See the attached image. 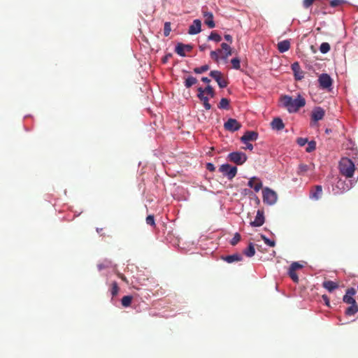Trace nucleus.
Segmentation results:
<instances>
[{
  "instance_id": "4c0bfd02",
  "label": "nucleus",
  "mask_w": 358,
  "mask_h": 358,
  "mask_svg": "<svg viewBox=\"0 0 358 358\" xmlns=\"http://www.w3.org/2000/svg\"><path fill=\"white\" fill-rule=\"evenodd\" d=\"M171 31V23L169 22H165L164 27V35L165 36H168L170 34Z\"/></svg>"
},
{
  "instance_id": "79ce46f5",
  "label": "nucleus",
  "mask_w": 358,
  "mask_h": 358,
  "mask_svg": "<svg viewBox=\"0 0 358 358\" xmlns=\"http://www.w3.org/2000/svg\"><path fill=\"white\" fill-rule=\"evenodd\" d=\"M146 223L152 227H155L154 215H150L146 217Z\"/></svg>"
},
{
  "instance_id": "f704fd0d",
  "label": "nucleus",
  "mask_w": 358,
  "mask_h": 358,
  "mask_svg": "<svg viewBox=\"0 0 358 358\" xmlns=\"http://www.w3.org/2000/svg\"><path fill=\"white\" fill-rule=\"evenodd\" d=\"M308 147L306 148V151L308 152H311L316 149V143L314 141H311L310 142L308 141Z\"/></svg>"
},
{
  "instance_id": "f8f14e48",
  "label": "nucleus",
  "mask_w": 358,
  "mask_h": 358,
  "mask_svg": "<svg viewBox=\"0 0 358 358\" xmlns=\"http://www.w3.org/2000/svg\"><path fill=\"white\" fill-rule=\"evenodd\" d=\"M265 222L264 211L258 210L254 221L250 222V225L252 227H261Z\"/></svg>"
},
{
  "instance_id": "49530a36",
  "label": "nucleus",
  "mask_w": 358,
  "mask_h": 358,
  "mask_svg": "<svg viewBox=\"0 0 358 358\" xmlns=\"http://www.w3.org/2000/svg\"><path fill=\"white\" fill-rule=\"evenodd\" d=\"M343 3H344L343 0H332L330 2V5L331 7H336L338 6H340Z\"/></svg>"
},
{
  "instance_id": "423d86ee",
  "label": "nucleus",
  "mask_w": 358,
  "mask_h": 358,
  "mask_svg": "<svg viewBox=\"0 0 358 358\" xmlns=\"http://www.w3.org/2000/svg\"><path fill=\"white\" fill-rule=\"evenodd\" d=\"M320 87L323 90H330L333 84V80L327 73H322L318 78Z\"/></svg>"
},
{
  "instance_id": "c85d7f7f",
  "label": "nucleus",
  "mask_w": 358,
  "mask_h": 358,
  "mask_svg": "<svg viewBox=\"0 0 358 358\" xmlns=\"http://www.w3.org/2000/svg\"><path fill=\"white\" fill-rule=\"evenodd\" d=\"M309 170V166L305 164H300L298 167L297 174L304 175Z\"/></svg>"
},
{
  "instance_id": "b1692460",
  "label": "nucleus",
  "mask_w": 358,
  "mask_h": 358,
  "mask_svg": "<svg viewBox=\"0 0 358 358\" xmlns=\"http://www.w3.org/2000/svg\"><path fill=\"white\" fill-rule=\"evenodd\" d=\"M322 286L329 292H331L338 287V284L331 280H327L323 282Z\"/></svg>"
},
{
  "instance_id": "f3484780",
  "label": "nucleus",
  "mask_w": 358,
  "mask_h": 358,
  "mask_svg": "<svg viewBox=\"0 0 358 358\" xmlns=\"http://www.w3.org/2000/svg\"><path fill=\"white\" fill-rule=\"evenodd\" d=\"M292 69L294 73L295 79L301 80L304 77V73L301 71V67L298 62H294L292 64Z\"/></svg>"
},
{
  "instance_id": "052dcab7",
  "label": "nucleus",
  "mask_w": 358,
  "mask_h": 358,
  "mask_svg": "<svg viewBox=\"0 0 358 358\" xmlns=\"http://www.w3.org/2000/svg\"><path fill=\"white\" fill-rule=\"evenodd\" d=\"M97 267L99 271H101L102 269L106 268V266L103 264H98Z\"/></svg>"
},
{
  "instance_id": "473e14b6",
  "label": "nucleus",
  "mask_w": 358,
  "mask_h": 358,
  "mask_svg": "<svg viewBox=\"0 0 358 358\" xmlns=\"http://www.w3.org/2000/svg\"><path fill=\"white\" fill-rule=\"evenodd\" d=\"M320 50L323 54L327 53L330 50V45L327 42L322 43L320 45Z\"/></svg>"
},
{
  "instance_id": "39448f33",
  "label": "nucleus",
  "mask_w": 358,
  "mask_h": 358,
  "mask_svg": "<svg viewBox=\"0 0 358 358\" xmlns=\"http://www.w3.org/2000/svg\"><path fill=\"white\" fill-rule=\"evenodd\" d=\"M219 171L222 173L223 175L227 176L229 180H232L237 173V168L236 166H231L228 164L220 166Z\"/></svg>"
},
{
  "instance_id": "ea45409f",
  "label": "nucleus",
  "mask_w": 358,
  "mask_h": 358,
  "mask_svg": "<svg viewBox=\"0 0 358 358\" xmlns=\"http://www.w3.org/2000/svg\"><path fill=\"white\" fill-rule=\"evenodd\" d=\"M231 62L232 64L233 68L235 69H240L241 65H240V59L237 57L234 58L231 60Z\"/></svg>"
},
{
  "instance_id": "5fc2aeb1",
  "label": "nucleus",
  "mask_w": 358,
  "mask_h": 358,
  "mask_svg": "<svg viewBox=\"0 0 358 358\" xmlns=\"http://www.w3.org/2000/svg\"><path fill=\"white\" fill-rule=\"evenodd\" d=\"M201 80L203 82V83H209L210 82V80L207 78V77H203L201 78Z\"/></svg>"
},
{
  "instance_id": "f257e3e1",
  "label": "nucleus",
  "mask_w": 358,
  "mask_h": 358,
  "mask_svg": "<svg viewBox=\"0 0 358 358\" xmlns=\"http://www.w3.org/2000/svg\"><path fill=\"white\" fill-rule=\"evenodd\" d=\"M280 102L289 113H296L306 105V100L301 94H298L296 99L288 95L282 96Z\"/></svg>"
},
{
  "instance_id": "9d476101",
  "label": "nucleus",
  "mask_w": 358,
  "mask_h": 358,
  "mask_svg": "<svg viewBox=\"0 0 358 358\" xmlns=\"http://www.w3.org/2000/svg\"><path fill=\"white\" fill-rule=\"evenodd\" d=\"M351 185H349L345 180L339 178L335 185V188L338 189L335 193L338 194L349 190L351 188Z\"/></svg>"
},
{
  "instance_id": "1a4fd4ad",
  "label": "nucleus",
  "mask_w": 358,
  "mask_h": 358,
  "mask_svg": "<svg viewBox=\"0 0 358 358\" xmlns=\"http://www.w3.org/2000/svg\"><path fill=\"white\" fill-rule=\"evenodd\" d=\"M227 131L234 132L241 129V124L236 119L229 118L224 124Z\"/></svg>"
},
{
  "instance_id": "20e7f679",
  "label": "nucleus",
  "mask_w": 358,
  "mask_h": 358,
  "mask_svg": "<svg viewBox=\"0 0 358 358\" xmlns=\"http://www.w3.org/2000/svg\"><path fill=\"white\" fill-rule=\"evenodd\" d=\"M228 159L229 161L236 164L237 165H242L246 162L248 157L243 152H233L229 154Z\"/></svg>"
},
{
  "instance_id": "de8ad7c7",
  "label": "nucleus",
  "mask_w": 358,
  "mask_h": 358,
  "mask_svg": "<svg viewBox=\"0 0 358 358\" xmlns=\"http://www.w3.org/2000/svg\"><path fill=\"white\" fill-rule=\"evenodd\" d=\"M316 0H303V5L306 8H309Z\"/></svg>"
},
{
  "instance_id": "4be33fe9",
  "label": "nucleus",
  "mask_w": 358,
  "mask_h": 358,
  "mask_svg": "<svg viewBox=\"0 0 358 358\" xmlns=\"http://www.w3.org/2000/svg\"><path fill=\"white\" fill-rule=\"evenodd\" d=\"M221 48L224 51L223 54L220 57L222 59H227L230 55H232L231 48L228 44L222 43L221 44Z\"/></svg>"
},
{
  "instance_id": "c756f323",
  "label": "nucleus",
  "mask_w": 358,
  "mask_h": 358,
  "mask_svg": "<svg viewBox=\"0 0 358 358\" xmlns=\"http://www.w3.org/2000/svg\"><path fill=\"white\" fill-rule=\"evenodd\" d=\"M133 297L131 296H124L121 300L122 305L124 307H129L132 301Z\"/></svg>"
},
{
  "instance_id": "3c124183",
  "label": "nucleus",
  "mask_w": 358,
  "mask_h": 358,
  "mask_svg": "<svg viewBox=\"0 0 358 358\" xmlns=\"http://www.w3.org/2000/svg\"><path fill=\"white\" fill-rule=\"evenodd\" d=\"M322 299L324 301L326 306H329V303L330 302H329V297L327 295H325V294L322 295Z\"/></svg>"
},
{
  "instance_id": "aec40b11",
  "label": "nucleus",
  "mask_w": 358,
  "mask_h": 358,
  "mask_svg": "<svg viewBox=\"0 0 358 358\" xmlns=\"http://www.w3.org/2000/svg\"><path fill=\"white\" fill-rule=\"evenodd\" d=\"M222 259L226 262L231 264L234 262H240L243 259V257L241 255L238 253H236L231 255H227L225 257H222Z\"/></svg>"
},
{
  "instance_id": "dca6fc26",
  "label": "nucleus",
  "mask_w": 358,
  "mask_h": 358,
  "mask_svg": "<svg viewBox=\"0 0 358 358\" xmlns=\"http://www.w3.org/2000/svg\"><path fill=\"white\" fill-rule=\"evenodd\" d=\"M258 138V133L254 131H247L245 134L241 138V141L247 143L249 141H256Z\"/></svg>"
},
{
  "instance_id": "393cba45",
  "label": "nucleus",
  "mask_w": 358,
  "mask_h": 358,
  "mask_svg": "<svg viewBox=\"0 0 358 358\" xmlns=\"http://www.w3.org/2000/svg\"><path fill=\"white\" fill-rule=\"evenodd\" d=\"M357 312H358V304L356 303H353L350 306H349L345 310V313L346 315L352 316V315H354L355 314H356Z\"/></svg>"
},
{
  "instance_id": "cd10ccee",
  "label": "nucleus",
  "mask_w": 358,
  "mask_h": 358,
  "mask_svg": "<svg viewBox=\"0 0 358 358\" xmlns=\"http://www.w3.org/2000/svg\"><path fill=\"white\" fill-rule=\"evenodd\" d=\"M218 108L220 109L228 110L229 108V100L227 98L221 99V100L218 104Z\"/></svg>"
},
{
  "instance_id": "bb28decb",
  "label": "nucleus",
  "mask_w": 358,
  "mask_h": 358,
  "mask_svg": "<svg viewBox=\"0 0 358 358\" xmlns=\"http://www.w3.org/2000/svg\"><path fill=\"white\" fill-rule=\"evenodd\" d=\"M197 83V79L193 76H189L185 78L184 85L186 88H189L192 85H195Z\"/></svg>"
},
{
  "instance_id": "09e8293b",
  "label": "nucleus",
  "mask_w": 358,
  "mask_h": 358,
  "mask_svg": "<svg viewBox=\"0 0 358 358\" xmlns=\"http://www.w3.org/2000/svg\"><path fill=\"white\" fill-rule=\"evenodd\" d=\"M197 96L203 103L208 102V98L204 96V94H198Z\"/></svg>"
},
{
  "instance_id": "412c9836",
  "label": "nucleus",
  "mask_w": 358,
  "mask_h": 358,
  "mask_svg": "<svg viewBox=\"0 0 358 358\" xmlns=\"http://www.w3.org/2000/svg\"><path fill=\"white\" fill-rule=\"evenodd\" d=\"M271 126L273 129L277 131H280L285 127V124L280 117L274 118L271 122Z\"/></svg>"
},
{
  "instance_id": "4468645a",
  "label": "nucleus",
  "mask_w": 358,
  "mask_h": 358,
  "mask_svg": "<svg viewBox=\"0 0 358 358\" xmlns=\"http://www.w3.org/2000/svg\"><path fill=\"white\" fill-rule=\"evenodd\" d=\"M201 31V22L199 20H194L189 26L188 34L191 35L197 34Z\"/></svg>"
},
{
  "instance_id": "864d4df0",
  "label": "nucleus",
  "mask_w": 358,
  "mask_h": 358,
  "mask_svg": "<svg viewBox=\"0 0 358 358\" xmlns=\"http://www.w3.org/2000/svg\"><path fill=\"white\" fill-rule=\"evenodd\" d=\"M203 104L206 110H210L211 108V105L209 103V102L203 103Z\"/></svg>"
},
{
  "instance_id": "603ef678",
  "label": "nucleus",
  "mask_w": 358,
  "mask_h": 358,
  "mask_svg": "<svg viewBox=\"0 0 358 358\" xmlns=\"http://www.w3.org/2000/svg\"><path fill=\"white\" fill-rule=\"evenodd\" d=\"M224 38H225V40H226V41H227L228 42H229V43H232V41H233V40H232V36H231V35H229V34H225V35H224Z\"/></svg>"
},
{
  "instance_id": "ddd939ff",
  "label": "nucleus",
  "mask_w": 358,
  "mask_h": 358,
  "mask_svg": "<svg viewBox=\"0 0 358 358\" xmlns=\"http://www.w3.org/2000/svg\"><path fill=\"white\" fill-rule=\"evenodd\" d=\"M193 47L192 45L189 44H182V43H178V45L176 47L175 51L181 57L185 56V51L190 52L192 50Z\"/></svg>"
},
{
  "instance_id": "4d7b16f0",
  "label": "nucleus",
  "mask_w": 358,
  "mask_h": 358,
  "mask_svg": "<svg viewBox=\"0 0 358 358\" xmlns=\"http://www.w3.org/2000/svg\"><path fill=\"white\" fill-rule=\"evenodd\" d=\"M245 144H246L247 149H248L250 150H252L253 149V145L251 143L247 142V143H245Z\"/></svg>"
},
{
  "instance_id": "7c9ffc66",
  "label": "nucleus",
  "mask_w": 358,
  "mask_h": 358,
  "mask_svg": "<svg viewBox=\"0 0 358 358\" xmlns=\"http://www.w3.org/2000/svg\"><path fill=\"white\" fill-rule=\"evenodd\" d=\"M210 69V66L208 64L203 65L200 67H196L194 69V72L197 74H200L207 71Z\"/></svg>"
},
{
  "instance_id": "f03ea898",
  "label": "nucleus",
  "mask_w": 358,
  "mask_h": 358,
  "mask_svg": "<svg viewBox=\"0 0 358 358\" xmlns=\"http://www.w3.org/2000/svg\"><path fill=\"white\" fill-rule=\"evenodd\" d=\"M355 164L353 162L347 158H342L339 162L340 173L346 178H352L355 172Z\"/></svg>"
},
{
  "instance_id": "72a5a7b5",
  "label": "nucleus",
  "mask_w": 358,
  "mask_h": 358,
  "mask_svg": "<svg viewBox=\"0 0 358 358\" xmlns=\"http://www.w3.org/2000/svg\"><path fill=\"white\" fill-rule=\"evenodd\" d=\"M288 274L294 282H298L299 277L294 270H292V268H289L288 271Z\"/></svg>"
},
{
  "instance_id": "37998d69",
  "label": "nucleus",
  "mask_w": 358,
  "mask_h": 358,
  "mask_svg": "<svg viewBox=\"0 0 358 358\" xmlns=\"http://www.w3.org/2000/svg\"><path fill=\"white\" fill-rule=\"evenodd\" d=\"M290 268H292V270H294L295 271L298 269H301L303 268V265L299 264V262H293L290 266H289Z\"/></svg>"
},
{
  "instance_id": "c03bdc74",
  "label": "nucleus",
  "mask_w": 358,
  "mask_h": 358,
  "mask_svg": "<svg viewBox=\"0 0 358 358\" xmlns=\"http://www.w3.org/2000/svg\"><path fill=\"white\" fill-rule=\"evenodd\" d=\"M296 143L299 146H304L308 143V138H298Z\"/></svg>"
},
{
  "instance_id": "a878e982",
  "label": "nucleus",
  "mask_w": 358,
  "mask_h": 358,
  "mask_svg": "<svg viewBox=\"0 0 358 358\" xmlns=\"http://www.w3.org/2000/svg\"><path fill=\"white\" fill-rule=\"evenodd\" d=\"M243 254L248 257H252L255 255V249L253 243H250L249 244L248 247L244 250Z\"/></svg>"
},
{
  "instance_id": "bf43d9fd",
  "label": "nucleus",
  "mask_w": 358,
  "mask_h": 358,
  "mask_svg": "<svg viewBox=\"0 0 358 358\" xmlns=\"http://www.w3.org/2000/svg\"><path fill=\"white\" fill-rule=\"evenodd\" d=\"M171 57V54L166 55V56L163 58V62H164V63H166V62H167L168 59H169V57Z\"/></svg>"
},
{
  "instance_id": "e433bc0d",
  "label": "nucleus",
  "mask_w": 358,
  "mask_h": 358,
  "mask_svg": "<svg viewBox=\"0 0 358 358\" xmlns=\"http://www.w3.org/2000/svg\"><path fill=\"white\" fill-rule=\"evenodd\" d=\"M208 39L215 42H220L222 38L218 34L215 32H211L210 35L208 36Z\"/></svg>"
},
{
  "instance_id": "2eb2a0df",
  "label": "nucleus",
  "mask_w": 358,
  "mask_h": 358,
  "mask_svg": "<svg viewBox=\"0 0 358 358\" xmlns=\"http://www.w3.org/2000/svg\"><path fill=\"white\" fill-rule=\"evenodd\" d=\"M248 185L254 189L256 192H258L262 188V181L256 177H252L248 182Z\"/></svg>"
},
{
  "instance_id": "6e6552de",
  "label": "nucleus",
  "mask_w": 358,
  "mask_h": 358,
  "mask_svg": "<svg viewBox=\"0 0 358 358\" xmlns=\"http://www.w3.org/2000/svg\"><path fill=\"white\" fill-rule=\"evenodd\" d=\"M202 14L204 17L205 24L210 29L215 27V24L213 21V14L208 10L206 7L202 8Z\"/></svg>"
},
{
  "instance_id": "c9c22d12",
  "label": "nucleus",
  "mask_w": 358,
  "mask_h": 358,
  "mask_svg": "<svg viewBox=\"0 0 358 358\" xmlns=\"http://www.w3.org/2000/svg\"><path fill=\"white\" fill-rule=\"evenodd\" d=\"M261 238L267 245L270 247H274L275 245V242L268 239L265 235L262 234Z\"/></svg>"
},
{
  "instance_id": "a211bd4d",
  "label": "nucleus",
  "mask_w": 358,
  "mask_h": 358,
  "mask_svg": "<svg viewBox=\"0 0 358 358\" xmlns=\"http://www.w3.org/2000/svg\"><path fill=\"white\" fill-rule=\"evenodd\" d=\"M322 194V187L321 185L315 186L314 189L310 191V197L315 200H318Z\"/></svg>"
},
{
  "instance_id": "6ab92c4d",
  "label": "nucleus",
  "mask_w": 358,
  "mask_h": 358,
  "mask_svg": "<svg viewBox=\"0 0 358 358\" xmlns=\"http://www.w3.org/2000/svg\"><path fill=\"white\" fill-rule=\"evenodd\" d=\"M324 116V110L322 108H317L313 111L312 120L315 122H317L323 119Z\"/></svg>"
},
{
  "instance_id": "9b49d317",
  "label": "nucleus",
  "mask_w": 358,
  "mask_h": 358,
  "mask_svg": "<svg viewBox=\"0 0 358 358\" xmlns=\"http://www.w3.org/2000/svg\"><path fill=\"white\" fill-rule=\"evenodd\" d=\"M355 294H356V290L354 288L348 289L345 294L344 295V296L343 298V301L345 303L350 304V305H352L353 303H356L357 302L353 297L355 295Z\"/></svg>"
},
{
  "instance_id": "a18cd8bd",
  "label": "nucleus",
  "mask_w": 358,
  "mask_h": 358,
  "mask_svg": "<svg viewBox=\"0 0 358 358\" xmlns=\"http://www.w3.org/2000/svg\"><path fill=\"white\" fill-rule=\"evenodd\" d=\"M210 57L217 63L219 62L220 56L217 55V51H211L210 52Z\"/></svg>"
},
{
  "instance_id": "680f3d73",
  "label": "nucleus",
  "mask_w": 358,
  "mask_h": 358,
  "mask_svg": "<svg viewBox=\"0 0 358 358\" xmlns=\"http://www.w3.org/2000/svg\"><path fill=\"white\" fill-rule=\"evenodd\" d=\"M119 277H120L122 280H124V281H127L126 277H125L124 275H122V274H120V275H119Z\"/></svg>"
},
{
  "instance_id": "5701e85b",
  "label": "nucleus",
  "mask_w": 358,
  "mask_h": 358,
  "mask_svg": "<svg viewBox=\"0 0 358 358\" xmlns=\"http://www.w3.org/2000/svg\"><path fill=\"white\" fill-rule=\"evenodd\" d=\"M290 48V42L288 40H284L278 43V50L280 52H287Z\"/></svg>"
},
{
  "instance_id": "2f4dec72",
  "label": "nucleus",
  "mask_w": 358,
  "mask_h": 358,
  "mask_svg": "<svg viewBox=\"0 0 358 358\" xmlns=\"http://www.w3.org/2000/svg\"><path fill=\"white\" fill-rule=\"evenodd\" d=\"M119 292V287L117 285V283L116 282H113L111 284V289H110V293L113 297L115 296Z\"/></svg>"
},
{
  "instance_id": "a19ab883",
  "label": "nucleus",
  "mask_w": 358,
  "mask_h": 358,
  "mask_svg": "<svg viewBox=\"0 0 358 358\" xmlns=\"http://www.w3.org/2000/svg\"><path fill=\"white\" fill-rule=\"evenodd\" d=\"M205 93L208 94L211 98L215 96L214 90L210 85H207L205 88Z\"/></svg>"
},
{
  "instance_id": "0eeeda50",
  "label": "nucleus",
  "mask_w": 358,
  "mask_h": 358,
  "mask_svg": "<svg viewBox=\"0 0 358 358\" xmlns=\"http://www.w3.org/2000/svg\"><path fill=\"white\" fill-rule=\"evenodd\" d=\"M210 76L215 79L220 88H224L228 85V81L223 77V75L220 71H211Z\"/></svg>"
},
{
  "instance_id": "7ed1b4c3",
  "label": "nucleus",
  "mask_w": 358,
  "mask_h": 358,
  "mask_svg": "<svg viewBox=\"0 0 358 358\" xmlns=\"http://www.w3.org/2000/svg\"><path fill=\"white\" fill-rule=\"evenodd\" d=\"M263 201L268 205L274 204L277 201V194L268 187H266L262 191Z\"/></svg>"
},
{
  "instance_id": "13d9d810",
  "label": "nucleus",
  "mask_w": 358,
  "mask_h": 358,
  "mask_svg": "<svg viewBox=\"0 0 358 358\" xmlns=\"http://www.w3.org/2000/svg\"><path fill=\"white\" fill-rule=\"evenodd\" d=\"M207 48H208V46L206 45H199V50L201 51H204Z\"/></svg>"
},
{
  "instance_id": "0e129e2a",
  "label": "nucleus",
  "mask_w": 358,
  "mask_h": 358,
  "mask_svg": "<svg viewBox=\"0 0 358 358\" xmlns=\"http://www.w3.org/2000/svg\"><path fill=\"white\" fill-rule=\"evenodd\" d=\"M101 230H102V229H98V228L96 229V231H97L98 233H100V231H101Z\"/></svg>"
},
{
  "instance_id": "6e6d98bb",
  "label": "nucleus",
  "mask_w": 358,
  "mask_h": 358,
  "mask_svg": "<svg viewBox=\"0 0 358 358\" xmlns=\"http://www.w3.org/2000/svg\"><path fill=\"white\" fill-rule=\"evenodd\" d=\"M198 92H199L198 94H204L206 91H205V89H203L202 87H199Z\"/></svg>"
},
{
  "instance_id": "8fccbe9b",
  "label": "nucleus",
  "mask_w": 358,
  "mask_h": 358,
  "mask_svg": "<svg viewBox=\"0 0 358 358\" xmlns=\"http://www.w3.org/2000/svg\"><path fill=\"white\" fill-rule=\"evenodd\" d=\"M206 169H207L209 171H211V172H213V171H214L215 170V166H214L213 164H211V163H208V164H206Z\"/></svg>"
},
{
  "instance_id": "58836bf2",
  "label": "nucleus",
  "mask_w": 358,
  "mask_h": 358,
  "mask_svg": "<svg viewBox=\"0 0 358 358\" xmlns=\"http://www.w3.org/2000/svg\"><path fill=\"white\" fill-rule=\"evenodd\" d=\"M241 235L238 233H236L230 241L231 245H236L241 241Z\"/></svg>"
},
{
  "instance_id": "e2e57ef3",
  "label": "nucleus",
  "mask_w": 358,
  "mask_h": 358,
  "mask_svg": "<svg viewBox=\"0 0 358 358\" xmlns=\"http://www.w3.org/2000/svg\"><path fill=\"white\" fill-rule=\"evenodd\" d=\"M215 51L217 52V55H219L220 54H223L222 48L221 49H217Z\"/></svg>"
}]
</instances>
